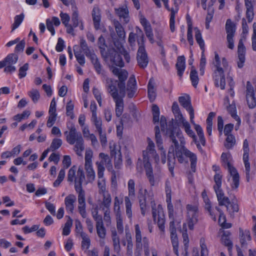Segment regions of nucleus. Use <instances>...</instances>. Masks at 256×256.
<instances>
[{"label": "nucleus", "mask_w": 256, "mask_h": 256, "mask_svg": "<svg viewBox=\"0 0 256 256\" xmlns=\"http://www.w3.org/2000/svg\"><path fill=\"white\" fill-rule=\"evenodd\" d=\"M110 70L113 74L118 78V80H111L108 90L116 102V112H122L124 103L122 98L126 95V91L129 98H133L136 91V82L134 75L129 78L126 88L125 81L128 78V72L112 65Z\"/></svg>", "instance_id": "1"}, {"label": "nucleus", "mask_w": 256, "mask_h": 256, "mask_svg": "<svg viewBox=\"0 0 256 256\" xmlns=\"http://www.w3.org/2000/svg\"><path fill=\"white\" fill-rule=\"evenodd\" d=\"M170 129H169V130L167 132L169 134V137L174 144V146L172 145L170 147L168 154V170L172 176V177L174 176V170L176 164V156L177 158L178 162L182 164L184 161L183 154L190 158L191 170L193 172H194L196 170L197 162L196 156V154L188 150L184 146H179L178 142L174 136V126L172 127V126L170 125Z\"/></svg>", "instance_id": "2"}, {"label": "nucleus", "mask_w": 256, "mask_h": 256, "mask_svg": "<svg viewBox=\"0 0 256 256\" xmlns=\"http://www.w3.org/2000/svg\"><path fill=\"white\" fill-rule=\"evenodd\" d=\"M214 190L216 195L219 206H226L227 211L230 215H232L234 212H238L239 207L236 200L230 202L229 198L224 196V192L221 188H214Z\"/></svg>", "instance_id": "3"}, {"label": "nucleus", "mask_w": 256, "mask_h": 256, "mask_svg": "<svg viewBox=\"0 0 256 256\" xmlns=\"http://www.w3.org/2000/svg\"><path fill=\"white\" fill-rule=\"evenodd\" d=\"M232 158L231 154L230 153L223 152L221 156V160L222 165L228 169V172L232 177V188H237L239 186L240 176L236 168H234L230 163V159Z\"/></svg>", "instance_id": "4"}, {"label": "nucleus", "mask_w": 256, "mask_h": 256, "mask_svg": "<svg viewBox=\"0 0 256 256\" xmlns=\"http://www.w3.org/2000/svg\"><path fill=\"white\" fill-rule=\"evenodd\" d=\"M100 50L102 56L104 58L109 59L113 64L120 68L124 66V62L122 61L121 55L116 49L112 48L105 50L104 48L100 46Z\"/></svg>", "instance_id": "5"}, {"label": "nucleus", "mask_w": 256, "mask_h": 256, "mask_svg": "<svg viewBox=\"0 0 256 256\" xmlns=\"http://www.w3.org/2000/svg\"><path fill=\"white\" fill-rule=\"evenodd\" d=\"M215 62L216 70L214 72V83L216 86H220L222 90L225 88L226 82L224 69L220 66V58L218 54L215 53Z\"/></svg>", "instance_id": "6"}, {"label": "nucleus", "mask_w": 256, "mask_h": 256, "mask_svg": "<svg viewBox=\"0 0 256 256\" xmlns=\"http://www.w3.org/2000/svg\"><path fill=\"white\" fill-rule=\"evenodd\" d=\"M92 152L89 150H86L85 155V170L86 172L87 178L89 182H92L94 180L95 174L92 163Z\"/></svg>", "instance_id": "7"}, {"label": "nucleus", "mask_w": 256, "mask_h": 256, "mask_svg": "<svg viewBox=\"0 0 256 256\" xmlns=\"http://www.w3.org/2000/svg\"><path fill=\"white\" fill-rule=\"evenodd\" d=\"M188 211V228L192 230L194 229V226L198 222V208L196 206L188 204L186 206Z\"/></svg>", "instance_id": "8"}, {"label": "nucleus", "mask_w": 256, "mask_h": 256, "mask_svg": "<svg viewBox=\"0 0 256 256\" xmlns=\"http://www.w3.org/2000/svg\"><path fill=\"white\" fill-rule=\"evenodd\" d=\"M79 177L76 179L74 188L76 192H78V202L79 206H85L84 192L82 189V183L84 181L82 173L80 172Z\"/></svg>", "instance_id": "9"}, {"label": "nucleus", "mask_w": 256, "mask_h": 256, "mask_svg": "<svg viewBox=\"0 0 256 256\" xmlns=\"http://www.w3.org/2000/svg\"><path fill=\"white\" fill-rule=\"evenodd\" d=\"M114 26L115 28L116 34L114 32L110 34V36L112 38L114 44V40L113 36H116V40L122 44V42H124L126 38V32L124 28L122 27L121 24L116 20H114Z\"/></svg>", "instance_id": "10"}, {"label": "nucleus", "mask_w": 256, "mask_h": 256, "mask_svg": "<svg viewBox=\"0 0 256 256\" xmlns=\"http://www.w3.org/2000/svg\"><path fill=\"white\" fill-rule=\"evenodd\" d=\"M99 157L101 158V160L98 165V176L99 178H102L104 172L105 170L104 166L107 167L108 168H110L112 167V165L108 154H106L104 153H100Z\"/></svg>", "instance_id": "11"}, {"label": "nucleus", "mask_w": 256, "mask_h": 256, "mask_svg": "<svg viewBox=\"0 0 256 256\" xmlns=\"http://www.w3.org/2000/svg\"><path fill=\"white\" fill-rule=\"evenodd\" d=\"M246 100L250 108H253L256 106V96L254 88L250 82L246 83Z\"/></svg>", "instance_id": "12"}, {"label": "nucleus", "mask_w": 256, "mask_h": 256, "mask_svg": "<svg viewBox=\"0 0 256 256\" xmlns=\"http://www.w3.org/2000/svg\"><path fill=\"white\" fill-rule=\"evenodd\" d=\"M160 124L161 127V130L162 131L164 132L166 130V134L167 135L169 136V134H168V131L170 129V125L172 126H174V135L176 134V136L179 138H181L182 133L180 132V130L177 126H175L174 124L173 121H170L168 123V124H167L166 118L164 116H162L160 119Z\"/></svg>", "instance_id": "13"}, {"label": "nucleus", "mask_w": 256, "mask_h": 256, "mask_svg": "<svg viewBox=\"0 0 256 256\" xmlns=\"http://www.w3.org/2000/svg\"><path fill=\"white\" fill-rule=\"evenodd\" d=\"M136 59L138 65L140 68H144L147 66L148 63V58L144 46H142L140 48H138Z\"/></svg>", "instance_id": "14"}, {"label": "nucleus", "mask_w": 256, "mask_h": 256, "mask_svg": "<svg viewBox=\"0 0 256 256\" xmlns=\"http://www.w3.org/2000/svg\"><path fill=\"white\" fill-rule=\"evenodd\" d=\"M146 152H144V167L146 170V175L148 179L149 182L152 186H154L155 180L153 174L152 168L151 164L149 162V157L148 156Z\"/></svg>", "instance_id": "15"}, {"label": "nucleus", "mask_w": 256, "mask_h": 256, "mask_svg": "<svg viewBox=\"0 0 256 256\" xmlns=\"http://www.w3.org/2000/svg\"><path fill=\"white\" fill-rule=\"evenodd\" d=\"M154 130L156 144L158 149L162 150L161 160L162 163L164 164L166 162V152L164 150V148L162 146V138L161 135L160 134V128L158 126H156L154 128Z\"/></svg>", "instance_id": "16"}, {"label": "nucleus", "mask_w": 256, "mask_h": 256, "mask_svg": "<svg viewBox=\"0 0 256 256\" xmlns=\"http://www.w3.org/2000/svg\"><path fill=\"white\" fill-rule=\"evenodd\" d=\"M64 134L66 136L67 142L70 144H74L79 139V138H82L80 132L76 131L74 126H72L70 132L66 131Z\"/></svg>", "instance_id": "17"}, {"label": "nucleus", "mask_w": 256, "mask_h": 256, "mask_svg": "<svg viewBox=\"0 0 256 256\" xmlns=\"http://www.w3.org/2000/svg\"><path fill=\"white\" fill-rule=\"evenodd\" d=\"M80 49L82 51L86 56L91 60V61L94 65V68L96 69V59L95 58V54L94 53L92 54L86 44V41L84 38H81L80 40Z\"/></svg>", "instance_id": "18"}, {"label": "nucleus", "mask_w": 256, "mask_h": 256, "mask_svg": "<svg viewBox=\"0 0 256 256\" xmlns=\"http://www.w3.org/2000/svg\"><path fill=\"white\" fill-rule=\"evenodd\" d=\"M116 14L120 19L122 18L124 22L127 24L130 20L129 12L126 5L114 8Z\"/></svg>", "instance_id": "19"}, {"label": "nucleus", "mask_w": 256, "mask_h": 256, "mask_svg": "<svg viewBox=\"0 0 256 256\" xmlns=\"http://www.w3.org/2000/svg\"><path fill=\"white\" fill-rule=\"evenodd\" d=\"M76 166H73L68 170L67 180L68 182H74V184H76V179L79 177L78 173L80 172H81L85 178V176L84 174V172L82 168H79L78 171L76 175ZM76 184H74V186Z\"/></svg>", "instance_id": "20"}, {"label": "nucleus", "mask_w": 256, "mask_h": 256, "mask_svg": "<svg viewBox=\"0 0 256 256\" xmlns=\"http://www.w3.org/2000/svg\"><path fill=\"white\" fill-rule=\"evenodd\" d=\"M178 102L180 105L188 112H194V110L190 103V98L188 95L180 96L178 98Z\"/></svg>", "instance_id": "21"}, {"label": "nucleus", "mask_w": 256, "mask_h": 256, "mask_svg": "<svg viewBox=\"0 0 256 256\" xmlns=\"http://www.w3.org/2000/svg\"><path fill=\"white\" fill-rule=\"evenodd\" d=\"M148 96L150 102H153L156 96L155 88V83L153 78H150L148 84Z\"/></svg>", "instance_id": "22"}, {"label": "nucleus", "mask_w": 256, "mask_h": 256, "mask_svg": "<svg viewBox=\"0 0 256 256\" xmlns=\"http://www.w3.org/2000/svg\"><path fill=\"white\" fill-rule=\"evenodd\" d=\"M114 40V46L120 54L123 55L127 62L130 61V56L128 52L124 48L122 44L116 40V36H113Z\"/></svg>", "instance_id": "23"}, {"label": "nucleus", "mask_w": 256, "mask_h": 256, "mask_svg": "<svg viewBox=\"0 0 256 256\" xmlns=\"http://www.w3.org/2000/svg\"><path fill=\"white\" fill-rule=\"evenodd\" d=\"M178 75L181 78L186 68L185 58L184 56H180L178 58L176 64Z\"/></svg>", "instance_id": "24"}, {"label": "nucleus", "mask_w": 256, "mask_h": 256, "mask_svg": "<svg viewBox=\"0 0 256 256\" xmlns=\"http://www.w3.org/2000/svg\"><path fill=\"white\" fill-rule=\"evenodd\" d=\"M239 231L241 246L244 247L247 245L246 240H251L250 232L247 230L244 231L242 228H239Z\"/></svg>", "instance_id": "25"}, {"label": "nucleus", "mask_w": 256, "mask_h": 256, "mask_svg": "<svg viewBox=\"0 0 256 256\" xmlns=\"http://www.w3.org/2000/svg\"><path fill=\"white\" fill-rule=\"evenodd\" d=\"M244 4L246 9V17L248 22H252L254 16V6L252 2L250 0H244Z\"/></svg>", "instance_id": "26"}, {"label": "nucleus", "mask_w": 256, "mask_h": 256, "mask_svg": "<svg viewBox=\"0 0 256 256\" xmlns=\"http://www.w3.org/2000/svg\"><path fill=\"white\" fill-rule=\"evenodd\" d=\"M159 229L162 232L164 231L165 216L162 206L158 205V218L157 221Z\"/></svg>", "instance_id": "27"}, {"label": "nucleus", "mask_w": 256, "mask_h": 256, "mask_svg": "<svg viewBox=\"0 0 256 256\" xmlns=\"http://www.w3.org/2000/svg\"><path fill=\"white\" fill-rule=\"evenodd\" d=\"M97 234L98 236L104 239L106 235V230L102 222V217L97 216Z\"/></svg>", "instance_id": "28"}, {"label": "nucleus", "mask_w": 256, "mask_h": 256, "mask_svg": "<svg viewBox=\"0 0 256 256\" xmlns=\"http://www.w3.org/2000/svg\"><path fill=\"white\" fill-rule=\"evenodd\" d=\"M74 52L78 62L81 66H83L85 64V58L84 55L82 54V50L80 49L78 46L75 45L74 46Z\"/></svg>", "instance_id": "29"}, {"label": "nucleus", "mask_w": 256, "mask_h": 256, "mask_svg": "<svg viewBox=\"0 0 256 256\" xmlns=\"http://www.w3.org/2000/svg\"><path fill=\"white\" fill-rule=\"evenodd\" d=\"M236 25L230 19H228L226 24V36H234L236 32Z\"/></svg>", "instance_id": "30"}, {"label": "nucleus", "mask_w": 256, "mask_h": 256, "mask_svg": "<svg viewBox=\"0 0 256 256\" xmlns=\"http://www.w3.org/2000/svg\"><path fill=\"white\" fill-rule=\"evenodd\" d=\"M110 149L111 156H114L115 158H118V161H122V154L120 152V147L117 148L116 146L114 144L111 145L110 143Z\"/></svg>", "instance_id": "31"}, {"label": "nucleus", "mask_w": 256, "mask_h": 256, "mask_svg": "<svg viewBox=\"0 0 256 256\" xmlns=\"http://www.w3.org/2000/svg\"><path fill=\"white\" fill-rule=\"evenodd\" d=\"M238 66L240 68L243 67L245 62V48H238Z\"/></svg>", "instance_id": "32"}, {"label": "nucleus", "mask_w": 256, "mask_h": 256, "mask_svg": "<svg viewBox=\"0 0 256 256\" xmlns=\"http://www.w3.org/2000/svg\"><path fill=\"white\" fill-rule=\"evenodd\" d=\"M75 143V151L78 156H80L82 155V152L84 149V140L82 138H79V139H78V140L76 141Z\"/></svg>", "instance_id": "33"}, {"label": "nucleus", "mask_w": 256, "mask_h": 256, "mask_svg": "<svg viewBox=\"0 0 256 256\" xmlns=\"http://www.w3.org/2000/svg\"><path fill=\"white\" fill-rule=\"evenodd\" d=\"M195 38L196 42L199 44L200 47L202 51H204V42L202 38L201 32L200 30L197 28H195Z\"/></svg>", "instance_id": "34"}, {"label": "nucleus", "mask_w": 256, "mask_h": 256, "mask_svg": "<svg viewBox=\"0 0 256 256\" xmlns=\"http://www.w3.org/2000/svg\"><path fill=\"white\" fill-rule=\"evenodd\" d=\"M4 60L6 65H12L17 62L18 56L15 54H10L8 55Z\"/></svg>", "instance_id": "35"}, {"label": "nucleus", "mask_w": 256, "mask_h": 256, "mask_svg": "<svg viewBox=\"0 0 256 256\" xmlns=\"http://www.w3.org/2000/svg\"><path fill=\"white\" fill-rule=\"evenodd\" d=\"M128 122V118H127V114L125 113L122 118L120 119V122L122 125H119L116 126V132L117 136L118 137H122V134L123 126L122 124L124 123Z\"/></svg>", "instance_id": "36"}, {"label": "nucleus", "mask_w": 256, "mask_h": 256, "mask_svg": "<svg viewBox=\"0 0 256 256\" xmlns=\"http://www.w3.org/2000/svg\"><path fill=\"white\" fill-rule=\"evenodd\" d=\"M68 219L64 224V226L62 230V234L64 236H68L70 232V228L72 225V220L69 216H66Z\"/></svg>", "instance_id": "37"}, {"label": "nucleus", "mask_w": 256, "mask_h": 256, "mask_svg": "<svg viewBox=\"0 0 256 256\" xmlns=\"http://www.w3.org/2000/svg\"><path fill=\"white\" fill-rule=\"evenodd\" d=\"M136 242L137 249L142 246V234L138 224L135 225Z\"/></svg>", "instance_id": "38"}, {"label": "nucleus", "mask_w": 256, "mask_h": 256, "mask_svg": "<svg viewBox=\"0 0 256 256\" xmlns=\"http://www.w3.org/2000/svg\"><path fill=\"white\" fill-rule=\"evenodd\" d=\"M80 236L82 239V249H88L90 246V239L88 236L84 232H80Z\"/></svg>", "instance_id": "39"}, {"label": "nucleus", "mask_w": 256, "mask_h": 256, "mask_svg": "<svg viewBox=\"0 0 256 256\" xmlns=\"http://www.w3.org/2000/svg\"><path fill=\"white\" fill-rule=\"evenodd\" d=\"M190 79L192 86L196 88L198 82V77L196 70L194 69H192L190 73Z\"/></svg>", "instance_id": "40"}, {"label": "nucleus", "mask_w": 256, "mask_h": 256, "mask_svg": "<svg viewBox=\"0 0 256 256\" xmlns=\"http://www.w3.org/2000/svg\"><path fill=\"white\" fill-rule=\"evenodd\" d=\"M244 164L245 173L247 182H249L250 179V164L249 162V157L242 158Z\"/></svg>", "instance_id": "41"}, {"label": "nucleus", "mask_w": 256, "mask_h": 256, "mask_svg": "<svg viewBox=\"0 0 256 256\" xmlns=\"http://www.w3.org/2000/svg\"><path fill=\"white\" fill-rule=\"evenodd\" d=\"M236 144L234 136L232 134L228 135L226 140L224 146L228 149H230L233 147Z\"/></svg>", "instance_id": "42"}, {"label": "nucleus", "mask_w": 256, "mask_h": 256, "mask_svg": "<svg viewBox=\"0 0 256 256\" xmlns=\"http://www.w3.org/2000/svg\"><path fill=\"white\" fill-rule=\"evenodd\" d=\"M224 105L228 112H236V104L234 100L232 102V103H230L228 98H226L224 100Z\"/></svg>", "instance_id": "43"}, {"label": "nucleus", "mask_w": 256, "mask_h": 256, "mask_svg": "<svg viewBox=\"0 0 256 256\" xmlns=\"http://www.w3.org/2000/svg\"><path fill=\"white\" fill-rule=\"evenodd\" d=\"M165 192L166 194V201L170 202L172 200V190L170 182L168 180H167L165 182Z\"/></svg>", "instance_id": "44"}, {"label": "nucleus", "mask_w": 256, "mask_h": 256, "mask_svg": "<svg viewBox=\"0 0 256 256\" xmlns=\"http://www.w3.org/2000/svg\"><path fill=\"white\" fill-rule=\"evenodd\" d=\"M62 143L61 139L54 138L52 140L50 146L48 148L52 151H54L61 146Z\"/></svg>", "instance_id": "45"}, {"label": "nucleus", "mask_w": 256, "mask_h": 256, "mask_svg": "<svg viewBox=\"0 0 256 256\" xmlns=\"http://www.w3.org/2000/svg\"><path fill=\"white\" fill-rule=\"evenodd\" d=\"M24 18V14H21L20 15L16 16L14 17V23L12 25V30L13 31L16 28H18L20 24L22 22Z\"/></svg>", "instance_id": "46"}, {"label": "nucleus", "mask_w": 256, "mask_h": 256, "mask_svg": "<svg viewBox=\"0 0 256 256\" xmlns=\"http://www.w3.org/2000/svg\"><path fill=\"white\" fill-rule=\"evenodd\" d=\"M97 130L98 132L100 135V140L101 144L102 147H104L107 144L106 134L104 132H102V128L101 127H98L97 126Z\"/></svg>", "instance_id": "47"}, {"label": "nucleus", "mask_w": 256, "mask_h": 256, "mask_svg": "<svg viewBox=\"0 0 256 256\" xmlns=\"http://www.w3.org/2000/svg\"><path fill=\"white\" fill-rule=\"evenodd\" d=\"M116 228L118 233L122 234L123 232L124 226L122 218L118 212L116 214Z\"/></svg>", "instance_id": "48"}, {"label": "nucleus", "mask_w": 256, "mask_h": 256, "mask_svg": "<svg viewBox=\"0 0 256 256\" xmlns=\"http://www.w3.org/2000/svg\"><path fill=\"white\" fill-rule=\"evenodd\" d=\"M102 180H99L98 182V186L99 188V194L104 195L105 194H108V192L106 190L105 180L101 178Z\"/></svg>", "instance_id": "49"}, {"label": "nucleus", "mask_w": 256, "mask_h": 256, "mask_svg": "<svg viewBox=\"0 0 256 256\" xmlns=\"http://www.w3.org/2000/svg\"><path fill=\"white\" fill-rule=\"evenodd\" d=\"M102 196L103 200L102 202V205L100 206V207L103 206L104 208L108 209L112 201L111 196L109 194H105L104 195H102Z\"/></svg>", "instance_id": "50"}, {"label": "nucleus", "mask_w": 256, "mask_h": 256, "mask_svg": "<svg viewBox=\"0 0 256 256\" xmlns=\"http://www.w3.org/2000/svg\"><path fill=\"white\" fill-rule=\"evenodd\" d=\"M183 126L184 128V130L187 133L188 135H189L190 136L194 138V140L195 142L196 143V136L194 134V132L192 131V130L190 128V125L188 122H183Z\"/></svg>", "instance_id": "51"}, {"label": "nucleus", "mask_w": 256, "mask_h": 256, "mask_svg": "<svg viewBox=\"0 0 256 256\" xmlns=\"http://www.w3.org/2000/svg\"><path fill=\"white\" fill-rule=\"evenodd\" d=\"M124 202L126 204V214L128 218H131L132 216V203L130 201V198L128 196H126L124 198Z\"/></svg>", "instance_id": "52"}, {"label": "nucleus", "mask_w": 256, "mask_h": 256, "mask_svg": "<svg viewBox=\"0 0 256 256\" xmlns=\"http://www.w3.org/2000/svg\"><path fill=\"white\" fill-rule=\"evenodd\" d=\"M200 246L201 248L200 256H208V250L205 244V240L204 238H201L200 240Z\"/></svg>", "instance_id": "53"}, {"label": "nucleus", "mask_w": 256, "mask_h": 256, "mask_svg": "<svg viewBox=\"0 0 256 256\" xmlns=\"http://www.w3.org/2000/svg\"><path fill=\"white\" fill-rule=\"evenodd\" d=\"M28 96L34 103L38 101L40 97L39 92L36 89H32L29 92Z\"/></svg>", "instance_id": "54"}, {"label": "nucleus", "mask_w": 256, "mask_h": 256, "mask_svg": "<svg viewBox=\"0 0 256 256\" xmlns=\"http://www.w3.org/2000/svg\"><path fill=\"white\" fill-rule=\"evenodd\" d=\"M128 185L129 196H134L135 195V183L134 180L132 179L130 180Z\"/></svg>", "instance_id": "55"}, {"label": "nucleus", "mask_w": 256, "mask_h": 256, "mask_svg": "<svg viewBox=\"0 0 256 256\" xmlns=\"http://www.w3.org/2000/svg\"><path fill=\"white\" fill-rule=\"evenodd\" d=\"M222 178V175L219 173L216 174L214 175V178L215 182V185L214 186V189L221 188Z\"/></svg>", "instance_id": "56"}, {"label": "nucleus", "mask_w": 256, "mask_h": 256, "mask_svg": "<svg viewBox=\"0 0 256 256\" xmlns=\"http://www.w3.org/2000/svg\"><path fill=\"white\" fill-rule=\"evenodd\" d=\"M28 69V64L26 63L23 66L20 67L19 69L18 76L20 78H24L26 76V71Z\"/></svg>", "instance_id": "57"}, {"label": "nucleus", "mask_w": 256, "mask_h": 256, "mask_svg": "<svg viewBox=\"0 0 256 256\" xmlns=\"http://www.w3.org/2000/svg\"><path fill=\"white\" fill-rule=\"evenodd\" d=\"M187 39L190 45L192 46L194 44L192 38V24L188 22V28Z\"/></svg>", "instance_id": "58"}, {"label": "nucleus", "mask_w": 256, "mask_h": 256, "mask_svg": "<svg viewBox=\"0 0 256 256\" xmlns=\"http://www.w3.org/2000/svg\"><path fill=\"white\" fill-rule=\"evenodd\" d=\"M243 150H244V154H243L242 158L249 157V152H250L249 144H248V140L246 139L244 140V141Z\"/></svg>", "instance_id": "59"}, {"label": "nucleus", "mask_w": 256, "mask_h": 256, "mask_svg": "<svg viewBox=\"0 0 256 256\" xmlns=\"http://www.w3.org/2000/svg\"><path fill=\"white\" fill-rule=\"evenodd\" d=\"M56 118V113H51L50 115L48 122H47V126L48 128L52 127L53 124H54Z\"/></svg>", "instance_id": "60"}, {"label": "nucleus", "mask_w": 256, "mask_h": 256, "mask_svg": "<svg viewBox=\"0 0 256 256\" xmlns=\"http://www.w3.org/2000/svg\"><path fill=\"white\" fill-rule=\"evenodd\" d=\"M112 239L114 250L116 253H118L120 250V238L118 237H114L112 238Z\"/></svg>", "instance_id": "61"}, {"label": "nucleus", "mask_w": 256, "mask_h": 256, "mask_svg": "<svg viewBox=\"0 0 256 256\" xmlns=\"http://www.w3.org/2000/svg\"><path fill=\"white\" fill-rule=\"evenodd\" d=\"M39 228L38 225H33L30 228L26 226L22 230L24 234H28L37 230Z\"/></svg>", "instance_id": "62"}, {"label": "nucleus", "mask_w": 256, "mask_h": 256, "mask_svg": "<svg viewBox=\"0 0 256 256\" xmlns=\"http://www.w3.org/2000/svg\"><path fill=\"white\" fill-rule=\"evenodd\" d=\"M204 203H205V206H204L205 209L208 212L209 214L211 216L212 218L214 220H216V216L212 210V206H211L210 202L209 201L208 202H205Z\"/></svg>", "instance_id": "63"}, {"label": "nucleus", "mask_w": 256, "mask_h": 256, "mask_svg": "<svg viewBox=\"0 0 256 256\" xmlns=\"http://www.w3.org/2000/svg\"><path fill=\"white\" fill-rule=\"evenodd\" d=\"M45 206L46 208L50 212L52 215H56L55 206L53 204L46 202H45Z\"/></svg>", "instance_id": "64"}]
</instances>
